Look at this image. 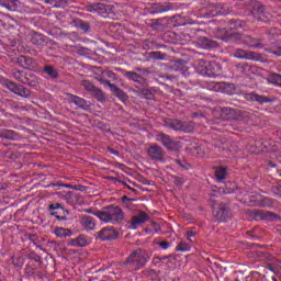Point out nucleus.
<instances>
[{
  "label": "nucleus",
  "mask_w": 281,
  "mask_h": 281,
  "mask_svg": "<svg viewBox=\"0 0 281 281\" xmlns=\"http://www.w3.org/2000/svg\"><path fill=\"white\" fill-rule=\"evenodd\" d=\"M181 124L182 122L179 120H170L167 122L168 128H171L172 131H181Z\"/></svg>",
  "instance_id": "34"
},
{
  "label": "nucleus",
  "mask_w": 281,
  "mask_h": 281,
  "mask_svg": "<svg viewBox=\"0 0 281 281\" xmlns=\"http://www.w3.org/2000/svg\"><path fill=\"white\" fill-rule=\"evenodd\" d=\"M215 177L217 181H223L227 177V168L221 166L215 169Z\"/></svg>",
  "instance_id": "30"
},
{
  "label": "nucleus",
  "mask_w": 281,
  "mask_h": 281,
  "mask_svg": "<svg viewBox=\"0 0 281 281\" xmlns=\"http://www.w3.org/2000/svg\"><path fill=\"white\" fill-rule=\"evenodd\" d=\"M55 236L58 238H68L71 236V229L69 228H63V227H56L54 231Z\"/></svg>",
  "instance_id": "27"
},
{
  "label": "nucleus",
  "mask_w": 281,
  "mask_h": 281,
  "mask_svg": "<svg viewBox=\"0 0 281 281\" xmlns=\"http://www.w3.org/2000/svg\"><path fill=\"white\" fill-rule=\"evenodd\" d=\"M198 47L201 49H214L218 47V43L207 38V37H200L198 40Z\"/></svg>",
  "instance_id": "22"
},
{
  "label": "nucleus",
  "mask_w": 281,
  "mask_h": 281,
  "mask_svg": "<svg viewBox=\"0 0 281 281\" xmlns=\"http://www.w3.org/2000/svg\"><path fill=\"white\" fill-rule=\"evenodd\" d=\"M158 247H160V248H162V249H169V247H170V243H168V241H166V240H164V241H160V243H158Z\"/></svg>",
  "instance_id": "50"
},
{
  "label": "nucleus",
  "mask_w": 281,
  "mask_h": 281,
  "mask_svg": "<svg viewBox=\"0 0 281 281\" xmlns=\"http://www.w3.org/2000/svg\"><path fill=\"white\" fill-rule=\"evenodd\" d=\"M47 212L50 216H56L58 214H69V210L58 202H50L47 206Z\"/></svg>",
  "instance_id": "12"
},
{
  "label": "nucleus",
  "mask_w": 281,
  "mask_h": 281,
  "mask_svg": "<svg viewBox=\"0 0 281 281\" xmlns=\"http://www.w3.org/2000/svg\"><path fill=\"white\" fill-rule=\"evenodd\" d=\"M271 54H273L274 56H281V45H272Z\"/></svg>",
  "instance_id": "46"
},
{
  "label": "nucleus",
  "mask_w": 281,
  "mask_h": 281,
  "mask_svg": "<svg viewBox=\"0 0 281 281\" xmlns=\"http://www.w3.org/2000/svg\"><path fill=\"white\" fill-rule=\"evenodd\" d=\"M18 64L23 69H36V61L32 57L21 55L18 57Z\"/></svg>",
  "instance_id": "17"
},
{
  "label": "nucleus",
  "mask_w": 281,
  "mask_h": 281,
  "mask_svg": "<svg viewBox=\"0 0 281 281\" xmlns=\"http://www.w3.org/2000/svg\"><path fill=\"white\" fill-rule=\"evenodd\" d=\"M44 74L49 76V78H53V80H56V78H58V71L52 65H47L44 67Z\"/></svg>",
  "instance_id": "31"
},
{
  "label": "nucleus",
  "mask_w": 281,
  "mask_h": 281,
  "mask_svg": "<svg viewBox=\"0 0 281 281\" xmlns=\"http://www.w3.org/2000/svg\"><path fill=\"white\" fill-rule=\"evenodd\" d=\"M69 247H87L89 240L85 235H79L76 238H72L68 241Z\"/></svg>",
  "instance_id": "24"
},
{
  "label": "nucleus",
  "mask_w": 281,
  "mask_h": 281,
  "mask_svg": "<svg viewBox=\"0 0 281 281\" xmlns=\"http://www.w3.org/2000/svg\"><path fill=\"white\" fill-rule=\"evenodd\" d=\"M213 216L220 221V223H227V221H232V211L225 203L215 204L213 206Z\"/></svg>",
  "instance_id": "4"
},
{
  "label": "nucleus",
  "mask_w": 281,
  "mask_h": 281,
  "mask_svg": "<svg viewBox=\"0 0 281 281\" xmlns=\"http://www.w3.org/2000/svg\"><path fill=\"white\" fill-rule=\"evenodd\" d=\"M69 103L75 104V106H77V109H82L83 111L89 110V103H87V100H85L78 95L69 94Z\"/></svg>",
  "instance_id": "19"
},
{
  "label": "nucleus",
  "mask_w": 281,
  "mask_h": 281,
  "mask_svg": "<svg viewBox=\"0 0 281 281\" xmlns=\"http://www.w3.org/2000/svg\"><path fill=\"white\" fill-rule=\"evenodd\" d=\"M173 164H176L180 170H188V162H186V160L175 159Z\"/></svg>",
  "instance_id": "42"
},
{
  "label": "nucleus",
  "mask_w": 281,
  "mask_h": 281,
  "mask_svg": "<svg viewBox=\"0 0 281 281\" xmlns=\"http://www.w3.org/2000/svg\"><path fill=\"white\" fill-rule=\"evenodd\" d=\"M21 5L19 0H0V8H5L9 12H16Z\"/></svg>",
  "instance_id": "20"
},
{
  "label": "nucleus",
  "mask_w": 281,
  "mask_h": 281,
  "mask_svg": "<svg viewBox=\"0 0 281 281\" xmlns=\"http://www.w3.org/2000/svg\"><path fill=\"white\" fill-rule=\"evenodd\" d=\"M235 188H236V184L228 182L227 184L220 186V192H223L224 194H234Z\"/></svg>",
  "instance_id": "29"
},
{
  "label": "nucleus",
  "mask_w": 281,
  "mask_h": 281,
  "mask_svg": "<svg viewBox=\"0 0 281 281\" xmlns=\"http://www.w3.org/2000/svg\"><path fill=\"white\" fill-rule=\"evenodd\" d=\"M151 159L156 161H164V149L160 146L151 145L147 151Z\"/></svg>",
  "instance_id": "18"
},
{
  "label": "nucleus",
  "mask_w": 281,
  "mask_h": 281,
  "mask_svg": "<svg viewBox=\"0 0 281 281\" xmlns=\"http://www.w3.org/2000/svg\"><path fill=\"white\" fill-rule=\"evenodd\" d=\"M80 225L85 232H93V229L97 227L95 218L91 217L90 215H82Z\"/></svg>",
  "instance_id": "13"
},
{
  "label": "nucleus",
  "mask_w": 281,
  "mask_h": 281,
  "mask_svg": "<svg viewBox=\"0 0 281 281\" xmlns=\"http://www.w3.org/2000/svg\"><path fill=\"white\" fill-rule=\"evenodd\" d=\"M80 30L83 32H89L91 30V25H89V22H82L79 24Z\"/></svg>",
  "instance_id": "48"
},
{
  "label": "nucleus",
  "mask_w": 281,
  "mask_h": 281,
  "mask_svg": "<svg viewBox=\"0 0 281 281\" xmlns=\"http://www.w3.org/2000/svg\"><path fill=\"white\" fill-rule=\"evenodd\" d=\"M149 58H151L153 60H165L166 54H164L161 52H150Z\"/></svg>",
  "instance_id": "38"
},
{
  "label": "nucleus",
  "mask_w": 281,
  "mask_h": 281,
  "mask_svg": "<svg viewBox=\"0 0 281 281\" xmlns=\"http://www.w3.org/2000/svg\"><path fill=\"white\" fill-rule=\"evenodd\" d=\"M220 115L226 121L236 120V111L232 108H222Z\"/></svg>",
  "instance_id": "26"
},
{
  "label": "nucleus",
  "mask_w": 281,
  "mask_h": 281,
  "mask_svg": "<svg viewBox=\"0 0 281 281\" xmlns=\"http://www.w3.org/2000/svg\"><path fill=\"white\" fill-rule=\"evenodd\" d=\"M148 251L138 248L134 250L123 262V267L130 269L131 271H139V269H144L149 260Z\"/></svg>",
  "instance_id": "2"
},
{
  "label": "nucleus",
  "mask_w": 281,
  "mask_h": 281,
  "mask_svg": "<svg viewBox=\"0 0 281 281\" xmlns=\"http://www.w3.org/2000/svg\"><path fill=\"white\" fill-rule=\"evenodd\" d=\"M86 212L88 213V214H95V213H98V211H93V210H91V209H88V210H86Z\"/></svg>",
  "instance_id": "59"
},
{
  "label": "nucleus",
  "mask_w": 281,
  "mask_h": 281,
  "mask_svg": "<svg viewBox=\"0 0 281 281\" xmlns=\"http://www.w3.org/2000/svg\"><path fill=\"white\" fill-rule=\"evenodd\" d=\"M140 95H142V98H145V100H153V98H154L153 92L148 89H143L140 91Z\"/></svg>",
  "instance_id": "44"
},
{
  "label": "nucleus",
  "mask_w": 281,
  "mask_h": 281,
  "mask_svg": "<svg viewBox=\"0 0 281 281\" xmlns=\"http://www.w3.org/2000/svg\"><path fill=\"white\" fill-rule=\"evenodd\" d=\"M109 88H110V91H112L113 93H115L120 88L117 87V86H115L114 83H111L110 86H109Z\"/></svg>",
  "instance_id": "55"
},
{
  "label": "nucleus",
  "mask_w": 281,
  "mask_h": 281,
  "mask_svg": "<svg viewBox=\"0 0 281 281\" xmlns=\"http://www.w3.org/2000/svg\"><path fill=\"white\" fill-rule=\"evenodd\" d=\"M269 166H270V168H276V164H273V162H269Z\"/></svg>",
  "instance_id": "62"
},
{
  "label": "nucleus",
  "mask_w": 281,
  "mask_h": 281,
  "mask_svg": "<svg viewBox=\"0 0 281 281\" xmlns=\"http://www.w3.org/2000/svg\"><path fill=\"white\" fill-rule=\"evenodd\" d=\"M108 179H109V181H117L119 183H121V186H124L131 192L137 193V189L132 188L131 186H128V183H126V182H124V181H122V180H120V179H117L115 177H109Z\"/></svg>",
  "instance_id": "37"
},
{
  "label": "nucleus",
  "mask_w": 281,
  "mask_h": 281,
  "mask_svg": "<svg viewBox=\"0 0 281 281\" xmlns=\"http://www.w3.org/2000/svg\"><path fill=\"white\" fill-rule=\"evenodd\" d=\"M123 76L127 78V80H132L138 85H144L146 82V79L135 71L123 70Z\"/></svg>",
  "instance_id": "23"
},
{
  "label": "nucleus",
  "mask_w": 281,
  "mask_h": 281,
  "mask_svg": "<svg viewBox=\"0 0 281 281\" xmlns=\"http://www.w3.org/2000/svg\"><path fill=\"white\" fill-rule=\"evenodd\" d=\"M172 179H173L175 186H178V188H181V186H183V183H186V178H183V177L173 176Z\"/></svg>",
  "instance_id": "43"
},
{
  "label": "nucleus",
  "mask_w": 281,
  "mask_h": 281,
  "mask_svg": "<svg viewBox=\"0 0 281 281\" xmlns=\"http://www.w3.org/2000/svg\"><path fill=\"white\" fill-rule=\"evenodd\" d=\"M88 11L92 14H98V16H102L103 19H106V16H109V5L104 3H94L89 7Z\"/></svg>",
  "instance_id": "10"
},
{
  "label": "nucleus",
  "mask_w": 281,
  "mask_h": 281,
  "mask_svg": "<svg viewBox=\"0 0 281 281\" xmlns=\"http://www.w3.org/2000/svg\"><path fill=\"white\" fill-rule=\"evenodd\" d=\"M177 65H180V67H183L186 65V61L179 59L176 61Z\"/></svg>",
  "instance_id": "58"
},
{
  "label": "nucleus",
  "mask_w": 281,
  "mask_h": 281,
  "mask_svg": "<svg viewBox=\"0 0 281 281\" xmlns=\"http://www.w3.org/2000/svg\"><path fill=\"white\" fill-rule=\"evenodd\" d=\"M114 94L116 95V98H119V100H121V102H124L126 100V92H124V90H122L121 88Z\"/></svg>",
  "instance_id": "45"
},
{
  "label": "nucleus",
  "mask_w": 281,
  "mask_h": 281,
  "mask_svg": "<svg viewBox=\"0 0 281 281\" xmlns=\"http://www.w3.org/2000/svg\"><path fill=\"white\" fill-rule=\"evenodd\" d=\"M98 236H99V239L103 241L115 240V238L120 236V233L117 232V229H115V227L108 226L99 231Z\"/></svg>",
  "instance_id": "8"
},
{
  "label": "nucleus",
  "mask_w": 281,
  "mask_h": 281,
  "mask_svg": "<svg viewBox=\"0 0 281 281\" xmlns=\"http://www.w3.org/2000/svg\"><path fill=\"white\" fill-rule=\"evenodd\" d=\"M198 74L204 78H216V76H221V65H218V63L211 61L204 66H200L198 68Z\"/></svg>",
  "instance_id": "5"
},
{
  "label": "nucleus",
  "mask_w": 281,
  "mask_h": 281,
  "mask_svg": "<svg viewBox=\"0 0 281 281\" xmlns=\"http://www.w3.org/2000/svg\"><path fill=\"white\" fill-rule=\"evenodd\" d=\"M109 153L111 155H115L116 157H120V151L117 149H114V148H109Z\"/></svg>",
  "instance_id": "54"
},
{
  "label": "nucleus",
  "mask_w": 281,
  "mask_h": 281,
  "mask_svg": "<svg viewBox=\"0 0 281 281\" xmlns=\"http://www.w3.org/2000/svg\"><path fill=\"white\" fill-rule=\"evenodd\" d=\"M135 71H142L143 74H148V69H143V68H139V67H136Z\"/></svg>",
  "instance_id": "57"
},
{
  "label": "nucleus",
  "mask_w": 281,
  "mask_h": 281,
  "mask_svg": "<svg viewBox=\"0 0 281 281\" xmlns=\"http://www.w3.org/2000/svg\"><path fill=\"white\" fill-rule=\"evenodd\" d=\"M187 239H189L190 241H192V238H194V236H196V232L194 231H188L187 234Z\"/></svg>",
  "instance_id": "51"
},
{
  "label": "nucleus",
  "mask_w": 281,
  "mask_h": 281,
  "mask_svg": "<svg viewBox=\"0 0 281 281\" xmlns=\"http://www.w3.org/2000/svg\"><path fill=\"white\" fill-rule=\"evenodd\" d=\"M215 7H216V10H217L216 14H224L223 11H221V10H223V4L222 3H217Z\"/></svg>",
  "instance_id": "53"
},
{
  "label": "nucleus",
  "mask_w": 281,
  "mask_h": 281,
  "mask_svg": "<svg viewBox=\"0 0 281 281\" xmlns=\"http://www.w3.org/2000/svg\"><path fill=\"white\" fill-rule=\"evenodd\" d=\"M0 138L9 139L10 142H19L21 139V135L12 130H2L0 131Z\"/></svg>",
  "instance_id": "21"
},
{
  "label": "nucleus",
  "mask_w": 281,
  "mask_h": 281,
  "mask_svg": "<svg viewBox=\"0 0 281 281\" xmlns=\"http://www.w3.org/2000/svg\"><path fill=\"white\" fill-rule=\"evenodd\" d=\"M244 43L247 45V47L252 49H262V43H260V40H256L249 35L244 37Z\"/></svg>",
  "instance_id": "25"
},
{
  "label": "nucleus",
  "mask_w": 281,
  "mask_h": 281,
  "mask_svg": "<svg viewBox=\"0 0 281 281\" xmlns=\"http://www.w3.org/2000/svg\"><path fill=\"white\" fill-rule=\"evenodd\" d=\"M244 98L247 102H257L258 104H267L271 102V99L265 95H260L256 92L244 93Z\"/></svg>",
  "instance_id": "11"
},
{
  "label": "nucleus",
  "mask_w": 281,
  "mask_h": 281,
  "mask_svg": "<svg viewBox=\"0 0 281 281\" xmlns=\"http://www.w3.org/2000/svg\"><path fill=\"white\" fill-rule=\"evenodd\" d=\"M2 85L5 89H9L11 93L19 95L20 98H30L32 95V91H30V89L9 79H3Z\"/></svg>",
  "instance_id": "3"
},
{
  "label": "nucleus",
  "mask_w": 281,
  "mask_h": 281,
  "mask_svg": "<svg viewBox=\"0 0 281 281\" xmlns=\"http://www.w3.org/2000/svg\"><path fill=\"white\" fill-rule=\"evenodd\" d=\"M154 265H159V262H161V260L157 259V256L154 257V260H153Z\"/></svg>",
  "instance_id": "60"
},
{
  "label": "nucleus",
  "mask_w": 281,
  "mask_h": 281,
  "mask_svg": "<svg viewBox=\"0 0 281 281\" xmlns=\"http://www.w3.org/2000/svg\"><path fill=\"white\" fill-rule=\"evenodd\" d=\"M147 221H150V215L145 211H138L136 215L132 216L128 222L130 229H137L140 225H144Z\"/></svg>",
  "instance_id": "7"
},
{
  "label": "nucleus",
  "mask_w": 281,
  "mask_h": 281,
  "mask_svg": "<svg viewBox=\"0 0 281 281\" xmlns=\"http://www.w3.org/2000/svg\"><path fill=\"white\" fill-rule=\"evenodd\" d=\"M67 216H69V214H67V213H63V215H55V218L57 220V221H67Z\"/></svg>",
  "instance_id": "52"
},
{
  "label": "nucleus",
  "mask_w": 281,
  "mask_h": 281,
  "mask_svg": "<svg viewBox=\"0 0 281 281\" xmlns=\"http://www.w3.org/2000/svg\"><path fill=\"white\" fill-rule=\"evenodd\" d=\"M268 82L270 85H276L277 87H281V75L276 72L268 75Z\"/></svg>",
  "instance_id": "28"
},
{
  "label": "nucleus",
  "mask_w": 281,
  "mask_h": 281,
  "mask_svg": "<svg viewBox=\"0 0 281 281\" xmlns=\"http://www.w3.org/2000/svg\"><path fill=\"white\" fill-rule=\"evenodd\" d=\"M268 269L270 270V271H272V273H276L277 271H276V268L273 267V266H268Z\"/></svg>",
  "instance_id": "61"
},
{
  "label": "nucleus",
  "mask_w": 281,
  "mask_h": 281,
  "mask_svg": "<svg viewBox=\"0 0 281 281\" xmlns=\"http://www.w3.org/2000/svg\"><path fill=\"white\" fill-rule=\"evenodd\" d=\"M101 223H110L111 225H122L124 223V211L119 205L110 204L101 211L93 213Z\"/></svg>",
  "instance_id": "1"
},
{
  "label": "nucleus",
  "mask_w": 281,
  "mask_h": 281,
  "mask_svg": "<svg viewBox=\"0 0 281 281\" xmlns=\"http://www.w3.org/2000/svg\"><path fill=\"white\" fill-rule=\"evenodd\" d=\"M46 3H54L56 0H45Z\"/></svg>",
  "instance_id": "63"
},
{
  "label": "nucleus",
  "mask_w": 281,
  "mask_h": 281,
  "mask_svg": "<svg viewBox=\"0 0 281 281\" xmlns=\"http://www.w3.org/2000/svg\"><path fill=\"white\" fill-rule=\"evenodd\" d=\"M170 10H175V7L168 2L154 3L151 5V14H164V12H170Z\"/></svg>",
  "instance_id": "15"
},
{
  "label": "nucleus",
  "mask_w": 281,
  "mask_h": 281,
  "mask_svg": "<svg viewBox=\"0 0 281 281\" xmlns=\"http://www.w3.org/2000/svg\"><path fill=\"white\" fill-rule=\"evenodd\" d=\"M180 131H183V133H193L194 123L193 122H182Z\"/></svg>",
  "instance_id": "35"
},
{
  "label": "nucleus",
  "mask_w": 281,
  "mask_h": 281,
  "mask_svg": "<svg viewBox=\"0 0 281 281\" xmlns=\"http://www.w3.org/2000/svg\"><path fill=\"white\" fill-rule=\"evenodd\" d=\"M11 262L13 263V267L21 269L23 265H25V259L21 256H13L11 257Z\"/></svg>",
  "instance_id": "33"
},
{
  "label": "nucleus",
  "mask_w": 281,
  "mask_h": 281,
  "mask_svg": "<svg viewBox=\"0 0 281 281\" xmlns=\"http://www.w3.org/2000/svg\"><path fill=\"white\" fill-rule=\"evenodd\" d=\"M245 25V22L240 20H229L228 21V29L232 30L233 32L236 30H240Z\"/></svg>",
  "instance_id": "32"
},
{
  "label": "nucleus",
  "mask_w": 281,
  "mask_h": 281,
  "mask_svg": "<svg viewBox=\"0 0 281 281\" xmlns=\"http://www.w3.org/2000/svg\"><path fill=\"white\" fill-rule=\"evenodd\" d=\"M171 256H156V260H160V261H164V260H168V258H170Z\"/></svg>",
  "instance_id": "56"
},
{
  "label": "nucleus",
  "mask_w": 281,
  "mask_h": 281,
  "mask_svg": "<svg viewBox=\"0 0 281 281\" xmlns=\"http://www.w3.org/2000/svg\"><path fill=\"white\" fill-rule=\"evenodd\" d=\"M156 142H160V144H162L167 150H171L172 153L179 150V143L175 140L173 137L164 132H160L156 135Z\"/></svg>",
  "instance_id": "6"
},
{
  "label": "nucleus",
  "mask_w": 281,
  "mask_h": 281,
  "mask_svg": "<svg viewBox=\"0 0 281 281\" xmlns=\"http://www.w3.org/2000/svg\"><path fill=\"white\" fill-rule=\"evenodd\" d=\"M121 201H122L124 207H126L127 210H133V204L132 203H133V201H137V200L136 199H131L126 195H123L121 198Z\"/></svg>",
  "instance_id": "36"
},
{
  "label": "nucleus",
  "mask_w": 281,
  "mask_h": 281,
  "mask_svg": "<svg viewBox=\"0 0 281 281\" xmlns=\"http://www.w3.org/2000/svg\"><path fill=\"white\" fill-rule=\"evenodd\" d=\"M272 192L276 194V196L281 198V182H279L277 186L272 187Z\"/></svg>",
  "instance_id": "47"
},
{
  "label": "nucleus",
  "mask_w": 281,
  "mask_h": 281,
  "mask_svg": "<svg viewBox=\"0 0 281 281\" xmlns=\"http://www.w3.org/2000/svg\"><path fill=\"white\" fill-rule=\"evenodd\" d=\"M100 85H103V87H111V81L109 79H105L104 77L99 79Z\"/></svg>",
  "instance_id": "49"
},
{
  "label": "nucleus",
  "mask_w": 281,
  "mask_h": 281,
  "mask_svg": "<svg viewBox=\"0 0 281 281\" xmlns=\"http://www.w3.org/2000/svg\"><path fill=\"white\" fill-rule=\"evenodd\" d=\"M102 78H110V80H117V75L111 70H103L101 72Z\"/></svg>",
  "instance_id": "39"
},
{
  "label": "nucleus",
  "mask_w": 281,
  "mask_h": 281,
  "mask_svg": "<svg viewBox=\"0 0 281 281\" xmlns=\"http://www.w3.org/2000/svg\"><path fill=\"white\" fill-rule=\"evenodd\" d=\"M191 247L190 245H188V243L184 241H180V244H178V246L176 247V251H190Z\"/></svg>",
  "instance_id": "40"
},
{
  "label": "nucleus",
  "mask_w": 281,
  "mask_h": 281,
  "mask_svg": "<svg viewBox=\"0 0 281 281\" xmlns=\"http://www.w3.org/2000/svg\"><path fill=\"white\" fill-rule=\"evenodd\" d=\"M258 14L260 15L259 18H257L258 21H263L265 23H267V15H265V7L263 5H259L257 9Z\"/></svg>",
  "instance_id": "41"
},
{
  "label": "nucleus",
  "mask_w": 281,
  "mask_h": 281,
  "mask_svg": "<svg viewBox=\"0 0 281 281\" xmlns=\"http://www.w3.org/2000/svg\"><path fill=\"white\" fill-rule=\"evenodd\" d=\"M13 78L14 80H18V82H22V85L32 86V74H27L23 70H15L13 71Z\"/></svg>",
  "instance_id": "14"
},
{
  "label": "nucleus",
  "mask_w": 281,
  "mask_h": 281,
  "mask_svg": "<svg viewBox=\"0 0 281 281\" xmlns=\"http://www.w3.org/2000/svg\"><path fill=\"white\" fill-rule=\"evenodd\" d=\"M233 58H238L239 60H256V53L251 50L237 49L233 54Z\"/></svg>",
  "instance_id": "16"
},
{
  "label": "nucleus",
  "mask_w": 281,
  "mask_h": 281,
  "mask_svg": "<svg viewBox=\"0 0 281 281\" xmlns=\"http://www.w3.org/2000/svg\"><path fill=\"white\" fill-rule=\"evenodd\" d=\"M82 87H85V89L87 91H91V93H94V95L99 102H104V100H106V97H104V92H102V90H100L98 87H95L93 83H91V81L83 80Z\"/></svg>",
  "instance_id": "9"
},
{
  "label": "nucleus",
  "mask_w": 281,
  "mask_h": 281,
  "mask_svg": "<svg viewBox=\"0 0 281 281\" xmlns=\"http://www.w3.org/2000/svg\"><path fill=\"white\" fill-rule=\"evenodd\" d=\"M34 237H35L34 235H30L29 238H30L31 240H34Z\"/></svg>",
  "instance_id": "64"
}]
</instances>
